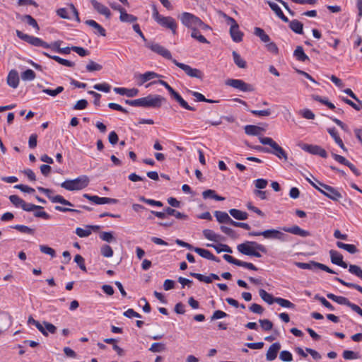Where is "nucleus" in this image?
<instances>
[{"label":"nucleus","instance_id":"6e6d98bb","mask_svg":"<svg viewBox=\"0 0 362 362\" xmlns=\"http://www.w3.org/2000/svg\"><path fill=\"white\" fill-rule=\"evenodd\" d=\"M93 88L99 91L109 93L110 91L111 86L107 83H103L94 85Z\"/></svg>","mask_w":362,"mask_h":362},{"label":"nucleus","instance_id":"20e7f679","mask_svg":"<svg viewBox=\"0 0 362 362\" xmlns=\"http://www.w3.org/2000/svg\"><path fill=\"white\" fill-rule=\"evenodd\" d=\"M89 184V178L86 175L79 176L74 180H66L61 183V187L66 190H81Z\"/></svg>","mask_w":362,"mask_h":362},{"label":"nucleus","instance_id":"dca6fc26","mask_svg":"<svg viewBox=\"0 0 362 362\" xmlns=\"http://www.w3.org/2000/svg\"><path fill=\"white\" fill-rule=\"evenodd\" d=\"M269 153L273 154L276 156L278 158L283 159L285 161L288 160L287 153L277 143H276L272 146V148H270V152H269Z\"/></svg>","mask_w":362,"mask_h":362},{"label":"nucleus","instance_id":"0e129e2a","mask_svg":"<svg viewBox=\"0 0 362 362\" xmlns=\"http://www.w3.org/2000/svg\"><path fill=\"white\" fill-rule=\"evenodd\" d=\"M10 202L16 207H21L24 200L20 198L18 195H11L9 197Z\"/></svg>","mask_w":362,"mask_h":362},{"label":"nucleus","instance_id":"13d9d810","mask_svg":"<svg viewBox=\"0 0 362 362\" xmlns=\"http://www.w3.org/2000/svg\"><path fill=\"white\" fill-rule=\"evenodd\" d=\"M87 229H83L81 228H77L76 229V234L80 238L88 237L90 235V226H86Z\"/></svg>","mask_w":362,"mask_h":362},{"label":"nucleus","instance_id":"052dcab7","mask_svg":"<svg viewBox=\"0 0 362 362\" xmlns=\"http://www.w3.org/2000/svg\"><path fill=\"white\" fill-rule=\"evenodd\" d=\"M139 199L141 201V202H143L147 204H149L151 206H159V207H161L163 206V203L160 202V201H156V200H153V199H146L144 197H140L139 198Z\"/></svg>","mask_w":362,"mask_h":362},{"label":"nucleus","instance_id":"4d7b16f0","mask_svg":"<svg viewBox=\"0 0 362 362\" xmlns=\"http://www.w3.org/2000/svg\"><path fill=\"white\" fill-rule=\"evenodd\" d=\"M100 252L105 257H110L113 255V250L108 245H103L100 248Z\"/></svg>","mask_w":362,"mask_h":362},{"label":"nucleus","instance_id":"a19ab883","mask_svg":"<svg viewBox=\"0 0 362 362\" xmlns=\"http://www.w3.org/2000/svg\"><path fill=\"white\" fill-rule=\"evenodd\" d=\"M254 33L256 36L259 37L262 42L265 43H267L270 41L269 36L264 32L262 28L256 27L255 28Z\"/></svg>","mask_w":362,"mask_h":362},{"label":"nucleus","instance_id":"79ce46f5","mask_svg":"<svg viewBox=\"0 0 362 362\" xmlns=\"http://www.w3.org/2000/svg\"><path fill=\"white\" fill-rule=\"evenodd\" d=\"M203 235L209 240L216 242L218 241L220 235L216 234L212 230L210 229H204L203 230Z\"/></svg>","mask_w":362,"mask_h":362},{"label":"nucleus","instance_id":"f3484780","mask_svg":"<svg viewBox=\"0 0 362 362\" xmlns=\"http://www.w3.org/2000/svg\"><path fill=\"white\" fill-rule=\"evenodd\" d=\"M172 99L175 100L182 108L189 110L195 111L196 109L188 105V103L182 98V96L175 90L170 95Z\"/></svg>","mask_w":362,"mask_h":362},{"label":"nucleus","instance_id":"f8f14e48","mask_svg":"<svg viewBox=\"0 0 362 362\" xmlns=\"http://www.w3.org/2000/svg\"><path fill=\"white\" fill-rule=\"evenodd\" d=\"M250 236H260L262 235L267 239H282L284 233L276 229H269L264 231H252L248 233Z\"/></svg>","mask_w":362,"mask_h":362},{"label":"nucleus","instance_id":"9b49d317","mask_svg":"<svg viewBox=\"0 0 362 362\" xmlns=\"http://www.w3.org/2000/svg\"><path fill=\"white\" fill-rule=\"evenodd\" d=\"M146 47L150 49L153 52L162 56L163 57H164L167 59L171 60L172 62L174 59L172 57V54H171L170 52L168 49H167L166 48H165L164 47L159 45L158 43H156L154 42L151 41V42H148L146 44Z\"/></svg>","mask_w":362,"mask_h":362},{"label":"nucleus","instance_id":"8fccbe9b","mask_svg":"<svg viewBox=\"0 0 362 362\" xmlns=\"http://www.w3.org/2000/svg\"><path fill=\"white\" fill-rule=\"evenodd\" d=\"M51 59H54V61L57 62L58 63H59L60 64L62 65H64L65 66H67V67H72L74 66V63L71 62V61H69L67 59H62L58 56H53V57H51Z\"/></svg>","mask_w":362,"mask_h":362},{"label":"nucleus","instance_id":"a878e982","mask_svg":"<svg viewBox=\"0 0 362 362\" xmlns=\"http://www.w3.org/2000/svg\"><path fill=\"white\" fill-rule=\"evenodd\" d=\"M160 77H161V76L154 71H147L139 75V78L140 81L139 84L142 85L150 80Z\"/></svg>","mask_w":362,"mask_h":362},{"label":"nucleus","instance_id":"864d4df0","mask_svg":"<svg viewBox=\"0 0 362 362\" xmlns=\"http://www.w3.org/2000/svg\"><path fill=\"white\" fill-rule=\"evenodd\" d=\"M220 229L223 233H225L226 235H228L229 237H230L233 239L238 238V235H237L236 232L233 229H232L229 227H227L225 226H221Z\"/></svg>","mask_w":362,"mask_h":362},{"label":"nucleus","instance_id":"ddd939ff","mask_svg":"<svg viewBox=\"0 0 362 362\" xmlns=\"http://www.w3.org/2000/svg\"><path fill=\"white\" fill-rule=\"evenodd\" d=\"M300 148L310 154L317 155L324 158L327 157V151L320 146L303 144L300 146Z\"/></svg>","mask_w":362,"mask_h":362},{"label":"nucleus","instance_id":"2eb2a0df","mask_svg":"<svg viewBox=\"0 0 362 362\" xmlns=\"http://www.w3.org/2000/svg\"><path fill=\"white\" fill-rule=\"evenodd\" d=\"M57 13L62 18L71 19L74 17L78 18V12L73 5H71L69 9L65 8L58 9Z\"/></svg>","mask_w":362,"mask_h":362},{"label":"nucleus","instance_id":"5fc2aeb1","mask_svg":"<svg viewBox=\"0 0 362 362\" xmlns=\"http://www.w3.org/2000/svg\"><path fill=\"white\" fill-rule=\"evenodd\" d=\"M165 350V345L163 343H153L149 351L153 353L161 352Z\"/></svg>","mask_w":362,"mask_h":362},{"label":"nucleus","instance_id":"0eeeda50","mask_svg":"<svg viewBox=\"0 0 362 362\" xmlns=\"http://www.w3.org/2000/svg\"><path fill=\"white\" fill-rule=\"evenodd\" d=\"M16 35L20 39L27 42L28 43L35 46V47H42L44 48H48L49 47V44L47 43L46 42L43 41L39 37L29 35L28 34H25L23 32L20 30H16Z\"/></svg>","mask_w":362,"mask_h":362},{"label":"nucleus","instance_id":"e2e57ef3","mask_svg":"<svg viewBox=\"0 0 362 362\" xmlns=\"http://www.w3.org/2000/svg\"><path fill=\"white\" fill-rule=\"evenodd\" d=\"M63 90H64V88L62 86H58L54 90L45 88L42 90V92L47 93V95H49L50 96L55 97L58 94L61 93Z\"/></svg>","mask_w":362,"mask_h":362},{"label":"nucleus","instance_id":"6e6552de","mask_svg":"<svg viewBox=\"0 0 362 362\" xmlns=\"http://www.w3.org/2000/svg\"><path fill=\"white\" fill-rule=\"evenodd\" d=\"M295 264L300 269L303 270H318L321 269L325 272H334L332 269H329L327 266L315 262L314 261H310L309 262H295Z\"/></svg>","mask_w":362,"mask_h":362},{"label":"nucleus","instance_id":"f704fd0d","mask_svg":"<svg viewBox=\"0 0 362 362\" xmlns=\"http://www.w3.org/2000/svg\"><path fill=\"white\" fill-rule=\"evenodd\" d=\"M202 197L204 199H213L216 201H223L225 197L218 195L216 192L213 189H206L202 192Z\"/></svg>","mask_w":362,"mask_h":362},{"label":"nucleus","instance_id":"5701e85b","mask_svg":"<svg viewBox=\"0 0 362 362\" xmlns=\"http://www.w3.org/2000/svg\"><path fill=\"white\" fill-rule=\"evenodd\" d=\"M7 83L13 88H16L19 83V76L16 70H11L7 76Z\"/></svg>","mask_w":362,"mask_h":362},{"label":"nucleus","instance_id":"412c9836","mask_svg":"<svg viewBox=\"0 0 362 362\" xmlns=\"http://www.w3.org/2000/svg\"><path fill=\"white\" fill-rule=\"evenodd\" d=\"M92 6L100 14L105 16L106 18L109 19L110 18L111 12L105 5L92 0Z\"/></svg>","mask_w":362,"mask_h":362},{"label":"nucleus","instance_id":"37998d69","mask_svg":"<svg viewBox=\"0 0 362 362\" xmlns=\"http://www.w3.org/2000/svg\"><path fill=\"white\" fill-rule=\"evenodd\" d=\"M92 28L95 29L94 33L99 35L105 37L106 36V30L105 29L102 27L99 23H98L96 21L92 20Z\"/></svg>","mask_w":362,"mask_h":362},{"label":"nucleus","instance_id":"a211bd4d","mask_svg":"<svg viewBox=\"0 0 362 362\" xmlns=\"http://www.w3.org/2000/svg\"><path fill=\"white\" fill-rule=\"evenodd\" d=\"M283 230L293 235H297L300 237H307L310 235V233L308 230L300 228L298 226H293L292 227H284Z\"/></svg>","mask_w":362,"mask_h":362},{"label":"nucleus","instance_id":"39448f33","mask_svg":"<svg viewBox=\"0 0 362 362\" xmlns=\"http://www.w3.org/2000/svg\"><path fill=\"white\" fill-rule=\"evenodd\" d=\"M225 84L242 92H252L255 90L253 85L245 83L241 79L228 78L226 80Z\"/></svg>","mask_w":362,"mask_h":362},{"label":"nucleus","instance_id":"338daca9","mask_svg":"<svg viewBox=\"0 0 362 362\" xmlns=\"http://www.w3.org/2000/svg\"><path fill=\"white\" fill-rule=\"evenodd\" d=\"M267 184H268V181L263 178H259L254 181V185H255V187L257 188L256 189H264L267 186Z\"/></svg>","mask_w":362,"mask_h":362},{"label":"nucleus","instance_id":"a18cd8bd","mask_svg":"<svg viewBox=\"0 0 362 362\" xmlns=\"http://www.w3.org/2000/svg\"><path fill=\"white\" fill-rule=\"evenodd\" d=\"M39 248H40V251L42 253L49 255L52 258H54L56 257L55 250L53 248L49 247L48 245H40Z\"/></svg>","mask_w":362,"mask_h":362},{"label":"nucleus","instance_id":"2f4dec72","mask_svg":"<svg viewBox=\"0 0 362 362\" xmlns=\"http://www.w3.org/2000/svg\"><path fill=\"white\" fill-rule=\"evenodd\" d=\"M229 214L234 218L239 221L246 220L248 217V214L245 211H243L236 209H231L229 210Z\"/></svg>","mask_w":362,"mask_h":362},{"label":"nucleus","instance_id":"09e8293b","mask_svg":"<svg viewBox=\"0 0 362 362\" xmlns=\"http://www.w3.org/2000/svg\"><path fill=\"white\" fill-rule=\"evenodd\" d=\"M35 76V73L32 69H27L21 74L23 81H33Z\"/></svg>","mask_w":362,"mask_h":362},{"label":"nucleus","instance_id":"e433bc0d","mask_svg":"<svg viewBox=\"0 0 362 362\" xmlns=\"http://www.w3.org/2000/svg\"><path fill=\"white\" fill-rule=\"evenodd\" d=\"M259 294L261 298L269 305L275 303V300H276V297H274L272 294L269 293L264 289H260Z\"/></svg>","mask_w":362,"mask_h":362},{"label":"nucleus","instance_id":"c756f323","mask_svg":"<svg viewBox=\"0 0 362 362\" xmlns=\"http://www.w3.org/2000/svg\"><path fill=\"white\" fill-rule=\"evenodd\" d=\"M214 216L216 218L217 221L221 223H228L230 224L232 218L229 216V215L224 211H216L214 212Z\"/></svg>","mask_w":362,"mask_h":362},{"label":"nucleus","instance_id":"9d476101","mask_svg":"<svg viewBox=\"0 0 362 362\" xmlns=\"http://www.w3.org/2000/svg\"><path fill=\"white\" fill-rule=\"evenodd\" d=\"M173 63L175 65H176L177 67L182 69L187 76H189L192 78H199V79L203 78L204 74L202 72V71H200L199 69L192 68L187 64L180 63V62H177L176 59H173Z\"/></svg>","mask_w":362,"mask_h":362},{"label":"nucleus","instance_id":"393cba45","mask_svg":"<svg viewBox=\"0 0 362 362\" xmlns=\"http://www.w3.org/2000/svg\"><path fill=\"white\" fill-rule=\"evenodd\" d=\"M245 132L247 135L258 136L265 129L261 127L248 124L244 127Z\"/></svg>","mask_w":362,"mask_h":362},{"label":"nucleus","instance_id":"473e14b6","mask_svg":"<svg viewBox=\"0 0 362 362\" xmlns=\"http://www.w3.org/2000/svg\"><path fill=\"white\" fill-rule=\"evenodd\" d=\"M165 211L168 214V216H174L176 218L180 220H186L188 216L185 214L181 213L171 207L165 208Z\"/></svg>","mask_w":362,"mask_h":362},{"label":"nucleus","instance_id":"603ef678","mask_svg":"<svg viewBox=\"0 0 362 362\" xmlns=\"http://www.w3.org/2000/svg\"><path fill=\"white\" fill-rule=\"evenodd\" d=\"M99 236L102 240L107 243L115 241V238H114L112 232H101L100 233Z\"/></svg>","mask_w":362,"mask_h":362},{"label":"nucleus","instance_id":"de8ad7c7","mask_svg":"<svg viewBox=\"0 0 362 362\" xmlns=\"http://www.w3.org/2000/svg\"><path fill=\"white\" fill-rule=\"evenodd\" d=\"M12 228L23 233L33 235L35 233L34 229L30 228L24 225H16L14 226H12Z\"/></svg>","mask_w":362,"mask_h":362},{"label":"nucleus","instance_id":"ea45409f","mask_svg":"<svg viewBox=\"0 0 362 362\" xmlns=\"http://www.w3.org/2000/svg\"><path fill=\"white\" fill-rule=\"evenodd\" d=\"M191 37L192 38L198 40L201 43H204V44L209 43V42L206 40V38L200 33V32L197 28L192 30Z\"/></svg>","mask_w":362,"mask_h":362},{"label":"nucleus","instance_id":"423d86ee","mask_svg":"<svg viewBox=\"0 0 362 362\" xmlns=\"http://www.w3.org/2000/svg\"><path fill=\"white\" fill-rule=\"evenodd\" d=\"M317 184L321 187L320 189H318V191L323 194L327 197L329 198L333 201H339L341 197V194L335 188L325 185L318 180H316Z\"/></svg>","mask_w":362,"mask_h":362},{"label":"nucleus","instance_id":"6ab92c4d","mask_svg":"<svg viewBox=\"0 0 362 362\" xmlns=\"http://www.w3.org/2000/svg\"><path fill=\"white\" fill-rule=\"evenodd\" d=\"M281 349V344L279 342H276L272 344L266 354V358L267 361H273L274 360L276 356L279 351Z\"/></svg>","mask_w":362,"mask_h":362},{"label":"nucleus","instance_id":"bb28decb","mask_svg":"<svg viewBox=\"0 0 362 362\" xmlns=\"http://www.w3.org/2000/svg\"><path fill=\"white\" fill-rule=\"evenodd\" d=\"M118 11L120 12L119 19L122 22L133 23L137 20L136 16L127 13L121 6H118Z\"/></svg>","mask_w":362,"mask_h":362},{"label":"nucleus","instance_id":"cd10ccee","mask_svg":"<svg viewBox=\"0 0 362 362\" xmlns=\"http://www.w3.org/2000/svg\"><path fill=\"white\" fill-rule=\"evenodd\" d=\"M118 200L109 197H99L96 195H92V203L95 204H116Z\"/></svg>","mask_w":362,"mask_h":362},{"label":"nucleus","instance_id":"c03bdc74","mask_svg":"<svg viewBox=\"0 0 362 362\" xmlns=\"http://www.w3.org/2000/svg\"><path fill=\"white\" fill-rule=\"evenodd\" d=\"M275 303H278L280 306L283 308H291L294 309L296 305L289 301L288 300L276 297V300H275Z\"/></svg>","mask_w":362,"mask_h":362},{"label":"nucleus","instance_id":"4c0bfd02","mask_svg":"<svg viewBox=\"0 0 362 362\" xmlns=\"http://www.w3.org/2000/svg\"><path fill=\"white\" fill-rule=\"evenodd\" d=\"M337 246L340 249H344L350 254H355L358 252L357 247L352 244H346L342 242H337L336 243Z\"/></svg>","mask_w":362,"mask_h":362},{"label":"nucleus","instance_id":"f257e3e1","mask_svg":"<svg viewBox=\"0 0 362 362\" xmlns=\"http://www.w3.org/2000/svg\"><path fill=\"white\" fill-rule=\"evenodd\" d=\"M237 249L243 255L255 257H262L259 252L263 253L267 252L264 245L254 241H246L244 243L240 244L238 245Z\"/></svg>","mask_w":362,"mask_h":362},{"label":"nucleus","instance_id":"aec40b11","mask_svg":"<svg viewBox=\"0 0 362 362\" xmlns=\"http://www.w3.org/2000/svg\"><path fill=\"white\" fill-rule=\"evenodd\" d=\"M113 90L121 95H127L129 98L135 97L139 94V90L137 88H114Z\"/></svg>","mask_w":362,"mask_h":362},{"label":"nucleus","instance_id":"7ed1b4c3","mask_svg":"<svg viewBox=\"0 0 362 362\" xmlns=\"http://www.w3.org/2000/svg\"><path fill=\"white\" fill-rule=\"evenodd\" d=\"M153 18L162 27L169 29L173 35L177 34V24L171 16H163L159 14L156 6H153Z\"/></svg>","mask_w":362,"mask_h":362},{"label":"nucleus","instance_id":"4be33fe9","mask_svg":"<svg viewBox=\"0 0 362 362\" xmlns=\"http://www.w3.org/2000/svg\"><path fill=\"white\" fill-rule=\"evenodd\" d=\"M267 4L278 18H279L282 21L285 23L289 22L288 18L284 14L281 8L276 3L268 1Z\"/></svg>","mask_w":362,"mask_h":362},{"label":"nucleus","instance_id":"3c124183","mask_svg":"<svg viewBox=\"0 0 362 362\" xmlns=\"http://www.w3.org/2000/svg\"><path fill=\"white\" fill-rule=\"evenodd\" d=\"M156 83L163 86L168 91L170 95L175 91V90L166 81H165L163 80H158V81L151 82L146 86V88H148L152 84H154Z\"/></svg>","mask_w":362,"mask_h":362},{"label":"nucleus","instance_id":"c85d7f7f","mask_svg":"<svg viewBox=\"0 0 362 362\" xmlns=\"http://www.w3.org/2000/svg\"><path fill=\"white\" fill-rule=\"evenodd\" d=\"M327 131L330 136L334 139V141L339 146V147L344 151H346V148L343 143V141L339 136L337 129L334 127H333L328 129Z\"/></svg>","mask_w":362,"mask_h":362},{"label":"nucleus","instance_id":"f03ea898","mask_svg":"<svg viewBox=\"0 0 362 362\" xmlns=\"http://www.w3.org/2000/svg\"><path fill=\"white\" fill-rule=\"evenodd\" d=\"M165 100V98L160 95L152 94H149L144 98L135 99L136 107L145 108H159Z\"/></svg>","mask_w":362,"mask_h":362},{"label":"nucleus","instance_id":"69168bd1","mask_svg":"<svg viewBox=\"0 0 362 362\" xmlns=\"http://www.w3.org/2000/svg\"><path fill=\"white\" fill-rule=\"evenodd\" d=\"M259 322L260 323L262 329L264 331H269L273 327V323L267 319L259 320Z\"/></svg>","mask_w":362,"mask_h":362},{"label":"nucleus","instance_id":"58836bf2","mask_svg":"<svg viewBox=\"0 0 362 362\" xmlns=\"http://www.w3.org/2000/svg\"><path fill=\"white\" fill-rule=\"evenodd\" d=\"M234 63L241 69H245L247 66L246 62L241 57V56L235 51L232 52Z\"/></svg>","mask_w":362,"mask_h":362},{"label":"nucleus","instance_id":"680f3d73","mask_svg":"<svg viewBox=\"0 0 362 362\" xmlns=\"http://www.w3.org/2000/svg\"><path fill=\"white\" fill-rule=\"evenodd\" d=\"M23 20L25 21L28 25L36 28L37 30L40 29L36 20L34 18H33L30 15H25L23 17Z\"/></svg>","mask_w":362,"mask_h":362},{"label":"nucleus","instance_id":"72a5a7b5","mask_svg":"<svg viewBox=\"0 0 362 362\" xmlns=\"http://www.w3.org/2000/svg\"><path fill=\"white\" fill-rule=\"evenodd\" d=\"M289 28L297 34H303V24L298 20L295 19L290 21Z\"/></svg>","mask_w":362,"mask_h":362},{"label":"nucleus","instance_id":"7c9ffc66","mask_svg":"<svg viewBox=\"0 0 362 362\" xmlns=\"http://www.w3.org/2000/svg\"><path fill=\"white\" fill-rule=\"evenodd\" d=\"M293 56L299 62H305L306 61H310L309 57L305 54L301 46L296 47L293 52Z\"/></svg>","mask_w":362,"mask_h":362},{"label":"nucleus","instance_id":"bf43d9fd","mask_svg":"<svg viewBox=\"0 0 362 362\" xmlns=\"http://www.w3.org/2000/svg\"><path fill=\"white\" fill-rule=\"evenodd\" d=\"M52 203H60L64 205L70 206H72L73 204L69 202L68 200L65 199L61 195H56L54 196L52 199Z\"/></svg>","mask_w":362,"mask_h":362},{"label":"nucleus","instance_id":"1a4fd4ad","mask_svg":"<svg viewBox=\"0 0 362 362\" xmlns=\"http://www.w3.org/2000/svg\"><path fill=\"white\" fill-rule=\"evenodd\" d=\"M182 23L190 29L197 28L200 21V18L192 13L184 12L180 16Z\"/></svg>","mask_w":362,"mask_h":362},{"label":"nucleus","instance_id":"b1692460","mask_svg":"<svg viewBox=\"0 0 362 362\" xmlns=\"http://www.w3.org/2000/svg\"><path fill=\"white\" fill-rule=\"evenodd\" d=\"M230 35L232 40L235 42H240L243 40V33L240 30L238 24L237 26L233 25L230 28Z\"/></svg>","mask_w":362,"mask_h":362},{"label":"nucleus","instance_id":"49530a36","mask_svg":"<svg viewBox=\"0 0 362 362\" xmlns=\"http://www.w3.org/2000/svg\"><path fill=\"white\" fill-rule=\"evenodd\" d=\"M22 209L25 211H33L35 210H42L43 207L41 206H37L33 204L27 203L24 201L23 205L21 206Z\"/></svg>","mask_w":362,"mask_h":362},{"label":"nucleus","instance_id":"4468645a","mask_svg":"<svg viewBox=\"0 0 362 362\" xmlns=\"http://www.w3.org/2000/svg\"><path fill=\"white\" fill-rule=\"evenodd\" d=\"M330 259L332 263L338 265L343 269H346L348 264L343 260V255L338 251L334 250H329Z\"/></svg>","mask_w":362,"mask_h":362},{"label":"nucleus","instance_id":"774afa93","mask_svg":"<svg viewBox=\"0 0 362 362\" xmlns=\"http://www.w3.org/2000/svg\"><path fill=\"white\" fill-rule=\"evenodd\" d=\"M279 358L284 362H290L293 360V356L288 351H282L280 353Z\"/></svg>","mask_w":362,"mask_h":362},{"label":"nucleus","instance_id":"c9c22d12","mask_svg":"<svg viewBox=\"0 0 362 362\" xmlns=\"http://www.w3.org/2000/svg\"><path fill=\"white\" fill-rule=\"evenodd\" d=\"M194 251L199 255L202 257L207 259L216 260V257L208 250L194 247Z\"/></svg>","mask_w":362,"mask_h":362}]
</instances>
